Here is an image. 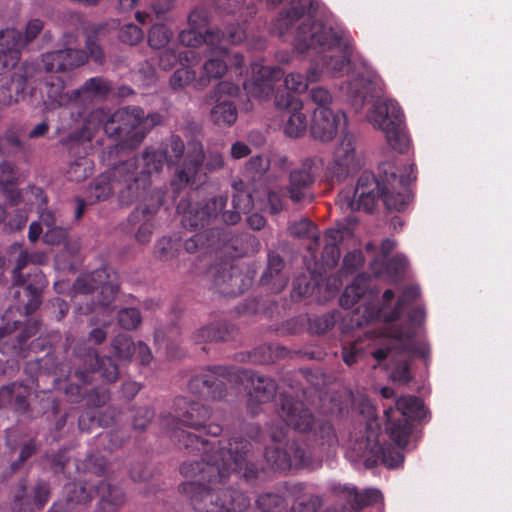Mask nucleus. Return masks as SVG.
Masks as SVG:
<instances>
[{
    "instance_id": "obj_1",
    "label": "nucleus",
    "mask_w": 512,
    "mask_h": 512,
    "mask_svg": "<svg viewBox=\"0 0 512 512\" xmlns=\"http://www.w3.org/2000/svg\"><path fill=\"white\" fill-rule=\"evenodd\" d=\"M318 3L312 1V7H291L282 13L274 24L280 35L293 33V46L299 53H314L316 59L304 79L299 73H290L284 79L288 90L303 93L309 83L331 77L342 76L350 70L353 53L352 39L348 32L333 27L319 18Z\"/></svg>"
},
{
    "instance_id": "obj_2",
    "label": "nucleus",
    "mask_w": 512,
    "mask_h": 512,
    "mask_svg": "<svg viewBox=\"0 0 512 512\" xmlns=\"http://www.w3.org/2000/svg\"><path fill=\"white\" fill-rule=\"evenodd\" d=\"M172 438L177 439L186 448H192L198 452L204 453L203 463H184L181 466V473L185 477L196 478L181 485L182 492L187 495L195 510L199 512H241L249 505L248 498L241 492L222 489L214 491L207 489L204 482L216 483L222 481L231 472H241L246 468V458L243 456L246 452L238 451L239 445L244 449L247 444L235 442L229 443L230 448L224 452L223 447L214 454L210 455V446L214 443L200 440L196 435L183 430L172 431Z\"/></svg>"
},
{
    "instance_id": "obj_3",
    "label": "nucleus",
    "mask_w": 512,
    "mask_h": 512,
    "mask_svg": "<svg viewBox=\"0 0 512 512\" xmlns=\"http://www.w3.org/2000/svg\"><path fill=\"white\" fill-rule=\"evenodd\" d=\"M184 150L183 142L172 136L165 148L147 149L137 165L134 161H128L115 167L113 177L117 182H123L119 193L120 202L129 205L140 199L146 201L150 185L149 176L159 172L165 164L178 161Z\"/></svg>"
},
{
    "instance_id": "obj_4",
    "label": "nucleus",
    "mask_w": 512,
    "mask_h": 512,
    "mask_svg": "<svg viewBox=\"0 0 512 512\" xmlns=\"http://www.w3.org/2000/svg\"><path fill=\"white\" fill-rule=\"evenodd\" d=\"M416 318L411 319V324L405 331H399L391 325L389 331H382L380 333L368 332L369 337L376 340L379 345L377 349L372 352L374 358L378 361L391 356L392 359L400 356V361L391 370V379L395 382L406 383L411 379L407 358L414 356L427 357L429 354V346L425 342H417L416 327L421 323L424 317L422 310L415 311Z\"/></svg>"
},
{
    "instance_id": "obj_5",
    "label": "nucleus",
    "mask_w": 512,
    "mask_h": 512,
    "mask_svg": "<svg viewBox=\"0 0 512 512\" xmlns=\"http://www.w3.org/2000/svg\"><path fill=\"white\" fill-rule=\"evenodd\" d=\"M160 121L158 114L145 117L144 111L139 107H124L113 114L104 109L93 111L87 120L86 129L90 125L103 126L109 136L123 137L129 145L139 143L147 130Z\"/></svg>"
},
{
    "instance_id": "obj_6",
    "label": "nucleus",
    "mask_w": 512,
    "mask_h": 512,
    "mask_svg": "<svg viewBox=\"0 0 512 512\" xmlns=\"http://www.w3.org/2000/svg\"><path fill=\"white\" fill-rule=\"evenodd\" d=\"M378 423L375 419H370L365 427V433L354 436L350 441L346 456L353 462L363 461L367 468L375 466L378 462H382L388 468H396L400 466L404 457L399 450L391 447L384 448L381 442L385 440L384 434H379Z\"/></svg>"
},
{
    "instance_id": "obj_7",
    "label": "nucleus",
    "mask_w": 512,
    "mask_h": 512,
    "mask_svg": "<svg viewBox=\"0 0 512 512\" xmlns=\"http://www.w3.org/2000/svg\"><path fill=\"white\" fill-rule=\"evenodd\" d=\"M366 120L378 130H381L391 148L405 152L410 145V139L405 129L404 115L394 100H377L373 102L366 114Z\"/></svg>"
},
{
    "instance_id": "obj_8",
    "label": "nucleus",
    "mask_w": 512,
    "mask_h": 512,
    "mask_svg": "<svg viewBox=\"0 0 512 512\" xmlns=\"http://www.w3.org/2000/svg\"><path fill=\"white\" fill-rule=\"evenodd\" d=\"M384 414L387 421L386 434L398 448H404L411 430L409 420L424 419L426 410L418 398L407 396L399 398L394 408H386Z\"/></svg>"
},
{
    "instance_id": "obj_9",
    "label": "nucleus",
    "mask_w": 512,
    "mask_h": 512,
    "mask_svg": "<svg viewBox=\"0 0 512 512\" xmlns=\"http://www.w3.org/2000/svg\"><path fill=\"white\" fill-rule=\"evenodd\" d=\"M382 181L381 192L386 207L390 210H403L410 201L406 186L416 180V171L411 164L404 172L397 175V168L392 163H382L379 166Z\"/></svg>"
},
{
    "instance_id": "obj_10",
    "label": "nucleus",
    "mask_w": 512,
    "mask_h": 512,
    "mask_svg": "<svg viewBox=\"0 0 512 512\" xmlns=\"http://www.w3.org/2000/svg\"><path fill=\"white\" fill-rule=\"evenodd\" d=\"M381 188L382 181L379 182L371 172L364 171L354 187L341 191L338 203L341 208L371 212L376 206Z\"/></svg>"
},
{
    "instance_id": "obj_11",
    "label": "nucleus",
    "mask_w": 512,
    "mask_h": 512,
    "mask_svg": "<svg viewBox=\"0 0 512 512\" xmlns=\"http://www.w3.org/2000/svg\"><path fill=\"white\" fill-rule=\"evenodd\" d=\"M419 294H420V290L417 286H411V287L407 288L403 292L400 299L398 300L396 308L390 312L387 311L385 306H383L381 309H377L374 305L371 306L370 304H366L365 302H363L356 309L355 316H358L360 314L362 315V320H358V319L356 320L357 324L359 326H361V325L371 322L373 319H382L384 322L383 325H384L385 331H389V328L391 325H394V328L396 330L405 331L407 329V327L411 324V319L413 317L415 318L414 315H415L416 309L413 310L412 313L409 315V319H408V322L406 323L405 327H403L402 324L396 323L395 321L399 319V314H400V311L403 308V306L406 305L409 301L417 298L419 296ZM417 310H419V308H417ZM420 310L424 311L422 308H420ZM423 313L425 314V312H423ZM424 318H425V316L423 317V320L421 322L424 321ZM417 319H419V318L416 316V320ZM421 324L422 323H420L416 327L417 333H418V328L420 327Z\"/></svg>"
},
{
    "instance_id": "obj_12",
    "label": "nucleus",
    "mask_w": 512,
    "mask_h": 512,
    "mask_svg": "<svg viewBox=\"0 0 512 512\" xmlns=\"http://www.w3.org/2000/svg\"><path fill=\"white\" fill-rule=\"evenodd\" d=\"M245 33L240 27H231L227 35H222L221 41L209 49L210 56L202 67L196 86L199 89L206 87L212 79L222 77L227 71V44H237L244 40Z\"/></svg>"
},
{
    "instance_id": "obj_13",
    "label": "nucleus",
    "mask_w": 512,
    "mask_h": 512,
    "mask_svg": "<svg viewBox=\"0 0 512 512\" xmlns=\"http://www.w3.org/2000/svg\"><path fill=\"white\" fill-rule=\"evenodd\" d=\"M12 73L0 76V105L11 106L24 99L34 88L36 68L23 63Z\"/></svg>"
},
{
    "instance_id": "obj_14",
    "label": "nucleus",
    "mask_w": 512,
    "mask_h": 512,
    "mask_svg": "<svg viewBox=\"0 0 512 512\" xmlns=\"http://www.w3.org/2000/svg\"><path fill=\"white\" fill-rule=\"evenodd\" d=\"M360 166V158L356 150V138L343 131L334 149L333 160L329 166L332 178L341 180Z\"/></svg>"
},
{
    "instance_id": "obj_15",
    "label": "nucleus",
    "mask_w": 512,
    "mask_h": 512,
    "mask_svg": "<svg viewBox=\"0 0 512 512\" xmlns=\"http://www.w3.org/2000/svg\"><path fill=\"white\" fill-rule=\"evenodd\" d=\"M225 204L226 198L223 196L212 198L203 205L195 206H192L187 200H181L177 211L182 215L181 223L184 227L198 228L204 227L211 220L217 218Z\"/></svg>"
},
{
    "instance_id": "obj_16",
    "label": "nucleus",
    "mask_w": 512,
    "mask_h": 512,
    "mask_svg": "<svg viewBox=\"0 0 512 512\" xmlns=\"http://www.w3.org/2000/svg\"><path fill=\"white\" fill-rule=\"evenodd\" d=\"M381 80L371 69L364 66L362 71L349 75V81L341 87L351 99L355 109H359L369 95L381 90Z\"/></svg>"
},
{
    "instance_id": "obj_17",
    "label": "nucleus",
    "mask_w": 512,
    "mask_h": 512,
    "mask_svg": "<svg viewBox=\"0 0 512 512\" xmlns=\"http://www.w3.org/2000/svg\"><path fill=\"white\" fill-rule=\"evenodd\" d=\"M49 495V487L45 483L28 488L21 482L12 491L10 509L12 512L40 511L48 502Z\"/></svg>"
},
{
    "instance_id": "obj_18",
    "label": "nucleus",
    "mask_w": 512,
    "mask_h": 512,
    "mask_svg": "<svg viewBox=\"0 0 512 512\" xmlns=\"http://www.w3.org/2000/svg\"><path fill=\"white\" fill-rule=\"evenodd\" d=\"M108 277L106 270H96L91 274L80 276L73 285L74 296L86 295L90 292H97L101 295L99 305L106 311V306L114 299L118 288L112 282L102 283L104 278Z\"/></svg>"
},
{
    "instance_id": "obj_19",
    "label": "nucleus",
    "mask_w": 512,
    "mask_h": 512,
    "mask_svg": "<svg viewBox=\"0 0 512 512\" xmlns=\"http://www.w3.org/2000/svg\"><path fill=\"white\" fill-rule=\"evenodd\" d=\"M251 78L243 83L247 94L255 99H267L273 91V85L283 72L278 67L264 66L254 63L251 66Z\"/></svg>"
},
{
    "instance_id": "obj_20",
    "label": "nucleus",
    "mask_w": 512,
    "mask_h": 512,
    "mask_svg": "<svg viewBox=\"0 0 512 512\" xmlns=\"http://www.w3.org/2000/svg\"><path fill=\"white\" fill-rule=\"evenodd\" d=\"M346 126V116L330 107L316 108L313 113L311 135L314 139L328 142Z\"/></svg>"
},
{
    "instance_id": "obj_21",
    "label": "nucleus",
    "mask_w": 512,
    "mask_h": 512,
    "mask_svg": "<svg viewBox=\"0 0 512 512\" xmlns=\"http://www.w3.org/2000/svg\"><path fill=\"white\" fill-rule=\"evenodd\" d=\"M275 103L278 108L285 109L288 113L284 133L291 138L301 137L306 132L308 124L302 100L290 94H282L276 95Z\"/></svg>"
},
{
    "instance_id": "obj_22",
    "label": "nucleus",
    "mask_w": 512,
    "mask_h": 512,
    "mask_svg": "<svg viewBox=\"0 0 512 512\" xmlns=\"http://www.w3.org/2000/svg\"><path fill=\"white\" fill-rule=\"evenodd\" d=\"M24 50L19 29L8 27L0 30V76L19 67Z\"/></svg>"
},
{
    "instance_id": "obj_23",
    "label": "nucleus",
    "mask_w": 512,
    "mask_h": 512,
    "mask_svg": "<svg viewBox=\"0 0 512 512\" xmlns=\"http://www.w3.org/2000/svg\"><path fill=\"white\" fill-rule=\"evenodd\" d=\"M87 54L81 50L71 48L46 53L42 62L47 72H66L83 65Z\"/></svg>"
},
{
    "instance_id": "obj_24",
    "label": "nucleus",
    "mask_w": 512,
    "mask_h": 512,
    "mask_svg": "<svg viewBox=\"0 0 512 512\" xmlns=\"http://www.w3.org/2000/svg\"><path fill=\"white\" fill-rule=\"evenodd\" d=\"M66 501H57L49 512H76L75 504L88 503L95 494V484L86 481L69 483L65 487Z\"/></svg>"
},
{
    "instance_id": "obj_25",
    "label": "nucleus",
    "mask_w": 512,
    "mask_h": 512,
    "mask_svg": "<svg viewBox=\"0 0 512 512\" xmlns=\"http://www.w3.org/2000/svg\"><path fill=\"white\" fill-rule=\"evenodd\" d=\"M394 247L395 243L390 239L382 242V258H377L371 263V270L377 277H386L390 280H396L406 269L408 260L404 255L394 257L388 264L384 262V258Z\"/></svg>"
},
{
    "instance_id": "obj_26",
    "label": "nucleus",
    "mask_w": 512,
    "mask_h": 512,
    "mask_svg": "<svg viewBox=\"0 0 512 512\" xmlns=\"http://www.w3.org/2000/svg\"><path fill=\"white\" fill-rule=\"evenodd\" d=\"M203 159L204 154L201 143L198 141L190 142L186 148L183 168L177 171L173 185L179 189L194 181Z\"/></svg>"
},
{
    "instance_id": "obj_27",
    "label": "nucleus",
    "mask_w": 512,
    "mask_h": 512,
    "mask_svg": "<svg viewBox=\"0 0 512 512\" xmlns=\"http://www.w3.org/2000/svg\"><path fill=\"white\" fill-rule=\"evenodd\" d=\"M175 412L181 423L192 428L203 426L210 416L208 408L183 397L176 399Z\"/></svg>"
},
{
    "instance_id": "obj_28",
    "label": "nucleus",
    "mask_w": 512,
    "mask_h": 512,
    "mask_svg": "<svg viewBox=\"0 0 512 512\" xmlns=\"http://www.w3.org/2000/svg\"><path fill=\"white\" fill-rule=\"evenodd\" d=\"M337 495L347 501L353 509H361L365 506L381 502L382 493L378 489L369 488L359 492L354 486L344 484L335 487Z\"/></svg>"
},
{
    "instance_id": "obj_29",
    "label": "nucleus",
    "mask_w": 512,
    "mask_h": 512,
    "mask_svg": "<svg viewBox=\"0 0 512 512\" xmlns=\"http://www.w3.org/2000/svg\"><path fill=\"white\" fill-rule=\"evenodd\" d=\"M315 161L306 159L302 168L295 169L290 175L289 195L294 202H298L306 195V189L314 180Z\"/></svg>"
},
{
    "instance_id": "obj_30",
    "label": "nucleus",
    "mask_w": 512,
    "mask_h": 512,
    "mask_svg": "<svg viewBox=\"0 0 512 512\" xmlns=\"http://www.w3.org/2000/svg\"><path fill=\"white\" fill-rule=\"evenodd\" d=\"M281 417L288 426L300 431L308 430L312 425V415L304 408L302 402L285 400L282 404Z\"/></svg>"
},
{
    "instance_id": "obj_31",
    "label": "nucleus",
    "mask_w": 512,
    "mask_h": 512,
    "mask_svg": "<svg viewBox=\"0 0 512 512\" xmlns=\"http://www.w3.org/2000/svg\"><path fill=\"white\" fill-rule=\"evenodd\" d=\"M266 457L275 469L286 470L291 467H297L306 463L305 452L302 448L291 445L289 452L278 449H268Z\"/></svg>"
},
{
    "instance_id": "obj_32",
    "label": "nucleus",
    "mask_w": 512,
    "mask_h": 512,
    "mask_svg": "<svg viewBox=\"0 0 512 512\" xmlns=\"http://www.w3.org/2000/svg\"><path fill=\"white\" fill-rule=\"evenodd\" d=\"M243 183L235 182L233 189L235 191L233 195V211H226L222 213V221L226 224L233 225L240 220V214L248 212L253 204V197L250 193L242 190Z\"/></svg>"
},
{
    "instance_id": "obj_33",
    "label": "nucleus",
    "mask_w": 512,
    "mask_h": 512,
    "mask_svg": "<svg viewBox=\"0 0 512 512\" xmlns=\"http://www.w3.org/2000/svg\"><path fill=\"white\" fill-rule=\"evenodd\" d=\"M113 348L121 359H128L133 354H137L140 363L143 365L149 364L152 359L151 352L145 344L139 342L135 345L126 335L118 336L113 341Z\"/></svg>"
},
{
    "instance_id": "obj_34",
    "label": "nucleus",
    "mask_w": 512,
    "mask_h": 512,
    "mask_svg": "<svg viewBox=\"0 0 512 512\" xmlns=\"http://www.w3.org/2000/svg\"><path fill=\"white\" fill-rule=\"evenodd\" d=\"M97 493L100 496L99 512H116L125 501L124 494L119 488L111 487L105 482L97 487Z\"/></svg>"
},
{
    "instance_id": "obj_35",
    "label": "nucleus",
    "mask_w": 512,
    "mask_h": 512,
    "mask_svg": "<svg viewBox=\"0 0 512 512\" xmlns=\"http://www.w3.org/2000/svg\"><path fill=\"white\" fill-rule=\"evenodd\" d=\"M48 103L52 107L64 106L70 104L75 99V95H70L65 91V84L62 78L50 76L45 82Z\"/></svg>"
},
{
    "instance_id": "obj_36",
    "label": "nucleus",
    "mask_w": 512,
    "mask_h": 512,
    "mask_svg": "<svg viewBox=\"0 0 512 512\" xmlns=\"http://www.w3.org/2000/svg\"><path fill=\"white\" fill-rule=\"evenodd\" d=\"M203 33L198 29L188 28L180 33L179 38L185 46L199 47L205 44L208 50L221 41L222 36L218 33L212 31H206L205 35Z\"/></svg>"
},
{
    "instance_id": "obj_37",
    "label": "nucleus",
    "mask_w": 512,
    "mask_h": 512,
    "mask_svg": "<svg viewBox=\"0 0 512 512\" xmlns=\"http://www.w3.org/2000/svg\"><path fill=\"white\" fill-rule=\"evenodd\" d=\"M346 234H348V231L341 228H332L326 231V246L323 259L327 266H333L339 260L340 251L337 244L343 240L344 235Z\"/></svg>"
},
{
    "instance_id": "obj_38",
    "label": "nucleus",
    "mask_w": 512,
    "mask_h": 512,
    "mask_svg": "<svg viewBox=\"0 0 512 512\" xmlns=\"http://www.w3.org/2000/svg\"><path fill=\"white\" fill-rule=\"evenodd\" d=\"M368 277L359 275L354 282L346 287L340 298V304L345 308H351L354 304L362 301L367 295Z\"/></svg>"
},
{
    "instance_id": "obj_39",
    "label": "nucleus",
    "mask_w": 512,
    "mask_h": 512,
    "mask_svg": "<svg viewBox=\"0 0 512 512\" xmlns=\"http://www.w3.org/2000/svg\"><path fill=\"white\" fill-rule=\"evenodd\" d=\"M194 59L193 50H184L176 52L175 49L169 45L163 48L159 55V65L164 70L171 69L177 62L180 64H189Z\"/></svg>"
},
{
    "instance_id": "obj_40",
    "label": "nucleus",
    "mask_w": 512,
    "mask_h": 512,
    "mask_svg": "<svg viewBox=\"0 0 512 512\" xmlns=\"http://www.w3.org/2000/svg\"><path fill=\"white\" fill-rule=\"evenodd\" d=\"M211 119L219 127L231 126L237 120L236 107L223 100L212 108Z\"/></svg>"
},
{
    "instance_id": "obj_41",
    "label": "nucleus",
    "mask_w": 512,
    "mask_h": 512,
    "mask_svg": "<svg viewBox=\"0 0 512 512\" xmlns=\"http://www.w3.org/2000/svg\"><path fill=\"white\" fill-rule=\"evenodd\" d=\"M11 249L18 253V257L16 260V266L13 270V277L16 284H22L24 279L22 278L20 272L26 267V265L31 263L41 264L44 262L45 255L44 254H29L27 251L23 250L21 244H14Z\"/></svg>"
},
{
    "instance_id": "obj_42",
    "label": "nucleus",
    "mask_w": 512,
    "mask_h": 512,
    "mask_svg": "<svg viewBox=\"0 0 512 512\" xmlns=\"http://www.w3.org/2000/svg\"><path fill=\"white\" fill-rule=\"evenodd\" d=\"M197 57L194 53V59L189 64H181L183 67L177 69L170 78V85L173 89H180L187 85L193 84V86L199 89L196 86V82L198 77L196 76V72L191 69V65L197 63Z\"/></svg>"
},
{
    "instance_id": "obj_43",
    "label": "nucleus",
    "mask_w": 512,
    "mask_h": 512,
    "mask_svg": "<svg viewBox=\"0 0 512 512\" xmlns=\"http://www.w3.org/2000/svg\"><path fill=\"white\" fill-rule=\"evenodd\" d=\"M112 191L110 183V176L103 174L99 176L94 183L89 187L86 193L85 201L88 204H93L100 200L108 198Z\"/></svg>"
},
{
    "instance_id": "obj_44",
    "label": "nucleus",
    "mask_w": 512,
    "mask_h": 512,
    "mask_svg": "<svg viewBox=\"0 0 512 512\" xmlns=\"http://www.w3.org/2000/svg\"><path fill=\"white\" fill-rule=\"evenodd\" d=\"M110 86L107 81L102 78H91L79 90L75 91V99H90L94 97H102L108 93Z\"/></svg>"
},
{
    "instance_id": "obj_45",
    "label": "nucleus",
    "mask_w": 512,
    "mask_h": 512,
    "mask_svg": "<svg viewBox=\"0 0 512 512\" xmlns=\"http://www.w3.org/2000/svg\"><path fill=\"white\" fill-rule=\"evenodd\" d=\"M253 392L252 395L259 402H266L273 397L276 391V385L273 380L263 377L252 379Z\"/></svg>"
},
{
    "instance_id": "obj_46",
    "label": "nucleus",
    "mask_w": 512,
    "mask_h": 512,
    "mask_svg": "<svg viewBox=\"0 0 512 512\" xmlns=\"http://www.w3.org/2000/svg\"><path fill=\"white\" fill-rule=\"evenodd\" d=\"M92 170V161L86 157H81L70 165L67 174L70 180L79 182L86 179L92 173Z\"/></svg>"
},
{
    "instance_id": "obj_47",
    "label": "nucleus",
    "mask_w": 512,
    "mask_h": 512,
    "mask_svg": "<svg viewBox=\"0 0 512 512\" xmlns=\"http://www.w3.org/2000/svg\"><path fill=\"white\" fill-rule=\"evenodd\" d=\"M171 32L165 25H154L148 36V43L153 49H163L170 44Z\"/></svg>"
},
{
    "instance_id": "obj_48",
    "label": "nucleus",
    "mask_w": 512,
    "mask_h": 512,
    "mask_svg": "<svg viewBox=\"0 0 512 512\" xmlns=\"http://www.w3.org/2000/svg\"><path fill=\"white\" fill-rule=\"evenodd\" d=\"M43 22L39 19H31L25 26L24 31L20 30V40L25 49L42 31Z\"/></svg>"
},
{
    "instance_id": "obj_49",
    "label": "nucleus",
    "mask_w": 512,
    "mask_h": 512,
    "mask_svg": "<svg viewBox=\"0 0 512 512\" xmlns=\"http://www.w3.org/2000/svg\"><path fill=\"white\" fill-rule=\"evenodd\" d=\"M289 230H290L291 234L301 237V238H304V237L312 238V239L317 238L316 227L314 226V224L312 222H310L307 219H301V220L293 223L289 227Z\"/></svg>"
},
{
    "instance_id": "obj_50",
    "label": "nucleus",
    "mask_w": 512,
    "mask_h": 512,
    "mask_svg": "<svg viewBox=\"0 0 512 512\" xmlns=\"http://www.w3.org/2000/svg\"><path fill=\"white\" fill-rule=\"evenodd\" d=\"M118 322L124 329L131 330L139 325L141 317L134 308L123 309L118 314Z\"/></svg>"
},
{
    "instance_id": "obj_51",
    "label": "nucleus",
    "mask_w": 512,
    "mask_h": 512,
    "mask_svg": "<svg viewBox=\"0 0 512 512\" xmlns=\"http://www.w3.org/2000/svg\"><path fill=\"white\" fill-rule=\"evenodd\" d=\"M119 38L124 43L135 45L143 39V32L138 26L127 24L121 28Z\"/></svg>"
},
{
    "instance_id": "obj_52",
    "label": "nucleus",
    "mask_w": 512,
    "mask_h": 512,
    "mask_svg": "<svg viewBox=\"0 0 512 512\" xmlns=\"http://www.w3.org/2000/svg\"><path fill=\"white\" fill-rule=\"evenodd\" d=\"M312 101L318 106L317 108L329 107L332 102V95L324 87L317 86L310 90Z\"/></svg>"
},
{
    "instance_id": "obj_53",
    "label": "nucleus",
    "mask_w": 512,
    "mask_h": 512,
    "mask_svg": "<svg viewBox=\"0 0 512 512\" xmlns=\"http://www.w3.org/2000/svg\"><path fill=\"white\" fill-rule=\"evenodd\" d=\"M213 383L207 375L194 377L189 384V388L193 393L200 395H209Z\"/></svg>"
},
{
    "instance_id": "obj_54",
    "label": "nucleus",
    "mask_w": 512,
    "mask_h": 512,
    "mask_svg": "<svg viewBox=\"0 0 512 512\" xmlns=\"http://www.w3.org/2000/svg\"><path fill=\"white\" fill-rule=\"evenodd\" d=\"M99 370L106 381L114 382L117 380L118 368L111 358L101 360Z\"/></svg>"
},
{
    "instance_id": "obj_55",
    "label": "nucleus",
    "mask_w": 512,
    "mask_h": 512,
    "mask_svg": "<svg viewBox=\"0 0 512 512\" xmlns=\"http://www.w3.org/2000/svg\"><path fill=\"white\" fill-rule=\"evenodd\" d=\"M205 241L208 242L209 245H214L215 241L208 239L206 233H197L191 238L187 239L184 243V248L187 252L193 253L196 252L199 246H203Z\"/></svg>"
},
{
    "instance_id": "obj_56",
    "label": "nucleus",
    "mask_w": 512,
    "mask_h": 512,
    "mask_svg": "<svg viewBox=\"0 0 512 512\" xmlns=\"http://www.w3.org/2000/svg\"><path fill=\"white\" fill-rule=\"evenodd\" d=\"M189 28L198 29L202 32L208 31L206 29L207 25V16L203 10H195L193 11L188 18Z\"/></svg>"
},
{
    "instance_id": "obj_57",
    "label": "nucleus",
    "mask_w": 512,
    "mask_h": 512,
    "mask_svg": "<svg viewBox=\"0 0 512 512\" xmlns=\"http://www.w3.org/2000/svg\"><path fill=\"white\" fill-rule=\"evenodd\" d=\"M197 341H219L223 340L224 336L216 326H207L198 331L196 335Z\"/></svg>"
},
{
    "instance_id": "obj_58",
    "label": "nucleus",
    "mask_w": 512,
    "mask_h": 512,
    "mask_svg": "<svg viewBox=\"0 0 512 512\" xmlns=\"http://www.w3.org/2000/svg\"><path fill=\"white\" fill-rule=\"evenodd\" d=\"M66 237V231L61 227L54 226L46 230L44 234V242L50 245L60 244Z\"/></svg>"
},
{
    "instance_id": "obj_59",
    "label": "nucleus",
    "mask_w": 512,
    "mask_h": 512,
    "mask_svg": "<svg viewBox=\"0 0 512 512\" xmlns=\"http://www.w3.org/2000/svg\"><path fill=\"white\" fill-rule=\"evenodd\" d=\"M160 205V196H151L148 205L141 204L140 206L137 207L136 212H134L132 215V220H134L138 216L139 212H141L143 215L154 213L159 208Z\"/></svg>"
},
{
    "instance_id": "obj_60",
    "label": "nucleus",
    "mask_w": 512,
    "mask_h": 512,
    "mask_svg": "<svg viewBox=\"0 0 512 512\" xmlns=\"http://www.w3.org/2000/svg\"><path fill=\"white\" fill-rule=\"evenodd\" d=\"M247 168L257 174H262L268 170L269 160L264 156L252 157L247 164Z\"/></svg>"
},
{
    "instance_id": "obj_61",
    "label": "nucleus",
    "mask_w": 512,
    "mask_h": 512,
    "mask_svg": "<svg viewBox=\"0 0 512 512\" xmlns=\"http://www.w3.org/2000/svg\"><path fill=\"white\" fill-rule=\"evenodd\" d=\"M261 209H268L271 213H277L282 209V199L276 192H270L268 194L267 202L260 204Z\"/></svg>"
},
{
    "instance_id": "obj_62",
    "label": "nucleus",
    "mask_w": 512,
    "mask_h": 512,
    "mask_svg": "<svg viewBox=\"0 0 512 512\" xmlns=\"http://www.w3.org/2000/svg\"><path fill=\"white\" fill-rule=\"evenodd\" d=\"M153 226L149 221H145L136 233V239L139 243H146L150 240Z\"/></svg>"
},
{
    "instance_id": "obj_63",
    "label": "nucleus",
    "mask_w": 512,
    "mask_h": 512,
    "mask_svg": "<svg viewBox=\"0 0 512 512\" xmlns=\"http://www.w3.org/2000/svg\"><path fill=\"white\" fill-rule=\"evenodd\" d=\"M224 165L223 156L218 152H211L207 157L206 167L208 170H217Z\"/></svg>"
},
{
    "instance_id": "obj_64",
    "label": "nucleus",
    "mask_w": 512,
    "mask_h": 512,
    "mask_svg": "<svg viewBox=\"0 0 512 512\" xmlns=\"http://www.w3.org/2000/svg\"><path fill=\"white\" fill-rule=\"evenodd\" d=\"M249 153H250L249 147L245 143L240 142V141L235 142L232 145L231 151H230V155L234 159L243 158V157L249 155Z\"/></svg>"
}]
</instances>
